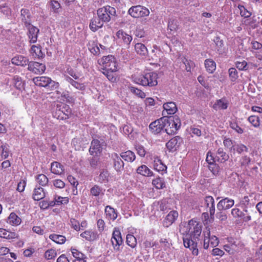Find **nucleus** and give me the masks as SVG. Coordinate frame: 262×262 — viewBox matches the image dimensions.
Segmentation results:
<instances>
[{
  "label": "nucleus",
  "instance_id": "1",
  "mask_svg": "<svg viewBox=\"0 0 262 262\" xmlns=\"http://www.w3.org/2000/svg\"><path fill=\"white\" fill-rule=\"evenodd\" d=\"M186 228V230L185 232L186 235L183 238L184 245L192 251L193 255H198L199 250L195 239L200 236L202 232V227L196 221L191 220Z\"/></svg>",
  "mask_w": 262,
  "mask_h": 262
},
{
  "label": "nucleus",
  "instance_id": "2",
  "mask_svg": "<svg viewBox=\"0 0 262 262\" xmlns=\"http://www.w3.org/2000/svg\"><path fill=\"white\" fill-rule=\"evenodd\" d=\"M158 74L156 72H149L144 74H134L132 76V81L143 86H154L158 84Z\"/></svg>",
  "mask_w": 262,
  "mask_h": 262
},
{
  "label": "nucleus",
  "instance_id": "3",
  "mask_svg": "<svg viewBox=\"0 0 262 262\" xmlns=\"http://www.w3.org/2000/svg\"><path fill=\"white\" fill-rule=\"evenodd\" d=\"M164 118L165 119V132L168 135L176 134L181 125L180 118L177 115Z\"/></svg>",
  "mask_w": 262,
  "mask_h": 262
},
{
  "label": "nucleus",
  "instance_id": "4",
  "mask_svg": "<svg viewBox=\"0 0 262 262\" xmlns=\"http://www.w3.org/2000/svg\"><path fill=\"white\" fill-rule=\"evenodd\" d=\"M97 15L102 21L107 23L116 15V9L110 6H106L99 8L97 11Z\"/></svg>",
  "mask_w": 262,
  "mask_h": 262
},
{
  "label": "nucleus",
  "instance_id": "5",
  "mask_svg": "<svg viewBox=\"0 0 262 262\" xmlns=\"http://www.w3.org/2000/svg\"><path fill=\"white\" fill-rule=\"evenodd\" d=\"M99 62L103 67L102 69L108 70L111 72H116L117 70V60L112 55L103 57L99 60Z\"/></svg>",
  "mask_w": 262,
  "mask_h": 262
},
{
  "label": "nucleus",
  "instance_id": "6",
  "mask_svg": "<svg viewBox=\"0 0 262 262\" xmlns=\"http://www.w3.org/2000/svg\"><path fill=\"white\" fill-rule=\"evenodd\" d=\"M33 81L35 85L42 87H51V88H57L58 86V83L51 80V79L46 76H41L34 77Z\"/></svg>",
  "mask_w": 262,
  "mask_h": 262
},
{
  "label": "nucleus",
  "instance_id": "7",
  "mask_svg": "<svg viewBox=\"0 0 262 262\" xmlns=\"http://www.w3.org/2000/svg\"><path fill=\"white\" fill-rule=\"evenodd\" d=\"M128 12L134 18L147 16L150 13L147 8L141 5L132 6L129 9Z\"/></svg>",
  "mask_w": 262,
  "mask_h": 262
},
{
  "label": "nucleus",
  "instance_id": "8",
  "mask_svg": "<svg viewBox=\"0 0 262 262\" xmlns=\"http://www.w3.org/2000/svg\"><path fill=\"white\" fill-rule=\"evenodd\" d=\"M204 244L203 247L205 249H207L209 245L212 247H215L218 246L219 240L218 238L214 235H210V231L209 229L206 228L204 231Z\"/></svg>",
  "mask_w": 262,
  "mask_h": 262
},
{
  "label": "nucleus",
  "instance_id": "9",
  "mask_svg": "<svg viewBox=\"0 0 262 262\" xmlns=\"http://www.w3.org/2000/svg\"><path fill=\"white\" fill-rule=\"evenodd\" d=\"M71 112V110L68 105L64 104H57L54 116L57 119H66L68 118Z\"/></svg>",
  "mask_w": 262,
  "mask_h": 262
},
{
  "label": "nucleus",
  "instance_id": "10",
  "mask_svg": "<svg viewBox=\"0 0 262 262\" xmlns=\"http://www.w3.org/2000/svg\"><path fill=\"white\" fill-rule=\"evenodd\" d=\"M165 119H164V117L161 118L150 124L149 126V129L155 134H159L164 129L165 130Z\"/></svg>",
  "mask_w": 262,
  "mask_h": 262
},
{
  "label": "nucleus",
  "instance_id": "11",
  "mask_svg": "<svg viewBox=\"0 0 262 262\" xmlns=\"http://www.w3.org/2000/svg\"><path fill=\"white\" fill-rule=\"evenodd\" d=\"M111 243L115 251L120 250V246L123 243V240L120 230L117 228H115L112 234Z\"/></svg>",
  "mask_w": 262,
  "mask_h": 262
},
{
  "label": "nucleus",
  "instance_id": "12",
  "mask_svg": "<svg viewBox=\"0 0 262 262\" xmlns=\"http://www.w3.org/2000/svg\"><path fill=\"white\" fill-rule=\"evenodd\" d=\"M28 70L36 74L43 73L46 70V66L42 63L35 61H29Z\"/></svg>",
  "mask_w": 262,
  "mask_h": 262
},
{
  "label": "nucleus",
  "instance_id": "13",
  "mask_svg": "<svg viewBox=\"0 0 262 262\" xmlns=\"http://www.w3.org/2000/svg\"><path fill=\"white\" fill-rule=\"evenodd\" d=\"M113 161V167L117 172H121L124 168V162L117 153H112L110 156Z\"/></svg>",
  "mask_w": 262,
  "mask_h": 262
},
{
  "label": "nucleus",
  "instance_id": "14",
  "mask_svg": "<svg viewBox=\"0 0 262 262\" xmlns=\"http://www.w3.org/2000/svg\"><path fill=\"white\" fill-rule=\"evenodd\" d=\"M117 40L118 42H122L124 45H129L132 41V36L123 30H119L116 33Z\"/></svg>",
  "mask_w": 262,
  "mask_h": 262
},
{
  "label": "nucleus",
  "instance_id": "15",
  "mask_svg": "<svg viewBox=\"0 0 262 262\" xmlns=\"http://www.w3.org/2000/svg\"><path fill=\"white\" fill-rule=\"evenodd\" d=\"M204 205L206 208V211H209L211 217L213 218L215 213L214 200L212 196H207L205 198Z\"/></svg>",
  "mask_w": 262,
  "mask_h": 262
},
{
  "label": "nucleus",
  "instance_id": "16",
  "mask_svg": "<svg viewBox=\"0 0 262 262\" xmlns=\"http://www.w3.org/2000/svg\"><path fill=\"white\" fill-rule=\"evenodd\" d=\"M153 167L155 170L161 172L162 174L166 173L167 171V166L163 164L161 160L157 156L154 157Z\"/></svg>",
  "mask_w": 262,
  "mask_h": 262
},
{
  "label": "nucleus",
  "instance_id": "17",
  "mask_svg": "<svg viewBox=\"0 0 262 262\" xmlns=\"http://www.w3.org/2000/svg\"><path fill=\"white\" fill-rule=\"evenodd\" d=\"M234 204V201L232 199L226 198L221 200L217 204V208L221 211L226 210L232 207Z\"/></svg>",
  "mask_w": 262,
  "mask_h": 262
},
{
  "label": "nucleus",
  "instance_id": "18",
  "mask_svg": "<svg viewBox=\"0 0 262 262\" xmlns=\"http://www.w3.org/2000/svg\"><path fill=\"white\" fill-rule=\"evenodd\" d=\"M102 149V147L100 143V141L97 139L93 140L89 149L90 154L94 156H97L101 152Z\"/></svg>",
  "mask_w": 262,
  "mask_h": 262
},
{
  "label": "nucleus",
  "instance_id": "19",
  "mask_svg": "<svg viewBox=\"0 0 262 262\" xmlns=\"http://www.w3.org/2000/svg\"><path fill=\"white\" fill-rule=\"evenodd\" d=\"M182 142V139L179 136H176L171 139L167 143L166 147L170 151H174L179 147Z\"/></svg>",
  "mask_w": 262,
  "mask_h": 262
},
{
  "label": "nucleus",
  "instance_id": "20",
  "mask_svg": "<svg viewBox=\"0 0 262 262\" xmlns=\"http://www.w3.org/2000/svg\"><path fill=\"white\" fill-rule=\"evenodd\" d=\"M80 236L86 241H94L98 238L99 235L96 231L88 230L81 233Z\"/></svg>",
  "mask_w": 262,
  "mask_h": 262
},
{
  "label": "nucleus",
  "instance_id": "21",
  "mask_svg": "<svg viewBox=\"0 0 262 262\" xmlns=\"http://www.w3.org/2000/svg\"><path fill=\"white\" fill-rule=\"evenodd\" d=\"M104 23L99 16L94 17L91 20L90 28L92 31L95 32L101 28Z\"/></svg>",
  "mask_w": 262,
  "mask_h": 262
},
{
  "label": "nucleus",
  "instance_id": "22",
  "mask_svg": "<svg viewBox=\"0 0 262 262\" xmlns=\"http://www.w3.org/2000/svg\"><path fill=\"white\" fill-rule=\"evenodd\" d=\"M12 63L16 66L25 67L28 66L29 60L28 58L22 55H18L14 57L11 59Z\"/></svg>",
  "mask_w": 262,
  "mask_h": 262
},
{
  "label": "nucleus",
  "instance_id": "23",
  "mask_svg": "<svg viewBox=\"0 0 262 262\" xmlns=\"http://www.w3.org/2000/svg\"><path fill=\"white\" fill-rule=\"evenodd\" d=\"M178 217V212L177 211L172 210L166 215L164 221V224L165 226L168 227L171 225Z\"/></svg>",
  "mask_w": 262,
  "mask_h": 262
},
{
  "label": "nucleus",
  "instance_id": "24",
  "mask_svg": "<svg viewBox=\"0 0 262 262\" xmlns=\"http://www.w3.org/2000/svg\"><path fill=\"white\" fill-rule=\"evenodd\" d=\"M39 31V29L36 27L33 26L29 27L28 35L31 43H35L37 41Z\"/></svg>",
  "mask_w": 262,
  "mask_h": 262
},
{
  "label": "nucleus",
  "instance_id": "25",
  "mask_svg": "<svg viewBox=\"0 0 262 262\" xmlns=\"http://www.w3.org/2000/svg\"><path fill=\"white\" fill-rule=\"evenodd\" d=\"M136 172L138 174L145 177H150L154 176V172L145 165L139 166Z\"/></svg>",
  "mask_w": 262,
  "mask_h": 262
},
{
  "label": "nucleus",
  "instance_id": "26",
  "mask_svg": "<svg viewBox=\"0 0 262 262\" xmlns=\"http://www.w3.org/2000/svg\"><path fill=\"white\" fill-rule=\"evenodd\" d=\"M228 106V101L226 98H222L217 100L214 104L213 105L212 107L216 111L220 110H226Z\"/></svg>",
  "mask_w": 262,
  "mask_h": 262
},
{
  "label": "nucleus",
  "instance_id": "27",
  "mask_svg": "<svg viewBox=\"0 0 262 262\" xmlns=\"http://www.w3.org/2000/svg\"><path fill=\"white\" fill-rule=\"evenodd\" d=\"M7 222L12 226H17L20 224L21 219L15 213L11 212L8 216Z\"/></svg>",
  "mask_w": 262,
  "mask_h": 262
},
{
  "label": "nucleus",
  "instance_id": "28",
  "mask_svg": "<svg viewBox=\"0 0 262 262\" xmlns=\"http://www.w3.org/2000/svg\"><path fill=\"white\" fill-rule=\"evenodd\" d=\"M10 151L9 149V146L6 143H3V142L0 140V160L7 159L9 155Z\"/></svg>",
  "mask_w": 262,
  "mask_h": 262
},
{
  "label": "nucleus",
  "instance_id": "29",
  "mask_svg": "<svg viewBox=\"0 0 262 262\" xmlns=\"http://www.w3.org/2000/svg\"><path fill=\"white\" fill-rule=\"evenodd\" d=\"M106 218L108 220L114 221L117 217V213L115 209L110 206H107L105 208Z\"/></svg>",
  "mask_w": 262,
  "mask_h": 262
},
{
  "label": "nucleus",
  "instance_id": "30",
  "mask_svg": "<svg viewBox=\"0 0 262 262\" xmlns=\"http://www.w3.org/2000/svg\"><path fill=\"white\" fill-rule=\"evenodd\" d=\"M134 48L136 52L140 56H146L148 54L146 47L142 43H135Z\"/></svg>",
  "mask_w": 262,
  "mask_h": 262
},
{
  "label": "nucleus",
  "instance_id": "31",
  "mask_svg": "<svg viewBox=\"0 0 262 262\" xmlns=\"http://www.w3.org/2000/svg\"><path fill=\"white\" fill-rule=\"evenodd\" d=\"M164 111L167 114L173 115L176 113L178 109L176 104L173 102H168L163 104Z\"/></svg>",
  "mask_w": 262,
  "mask_h": 262
},
{
  "label": "nucleus",
  "instance_id": "32",
  "mask_svg": "<svg viewBox=\"0 0 262 262\" xmlns=\"http://www.w3.org/2000/svg\"><path fill=\"white\" fill-rule=\"evenodd\" d=\"M46 196V192L43 188L39 187L35 188L33 193V199L35 201H39Z\"/></svg>",
  "mask_w": 262,
  "mask_h": 262
},
{
  "label": "nucleus",
  "instance_id": "33",
  "mask_svg": "<svg viewBox=\"0 0 262 262\" xmlns=\"http://www.w3.org/2000/svg\"><path fill=\"white\" fill-rule=\"evenodd\" d=\"M110 178V173L106 169H103L100 171L98 182L100 183H106L108 182Z\"/></svg>",
  "mask_w": 262,
  "mask_h": 262
},
{
  "label": "nucleus",
  "instance_id": "34",
  "mask_svg": "<svg viewBox=\"0 0 262 262\" xmlns=\"http://www.w3.org/2000/svg\"><path fill=\"white\" fill-rule=\"evenodd\" d=\"M69 202L68 197H61L55 195L53 201L50 202V206H54L55 205L67 204Z\"/></svg>",
  "mask_w": 262,
  "mask_h": 262
},
{
  "label": "nucleus",
  "instance_id": "35",
  "mask_svg": "<svg viewBox=\"0 0 262 262\" xmlns=\"http://www.w3.org/2000/svg\"><path fill=\"white\" fill-rule=\"evenodd\" d=\"M63 167L59 163L54 162L51 164V171L52 173L56 174H61L63 172Z\"/></svg>",
  "mask_w": 262,
  "mask_h": 262
},
{
  "label": "nucleus",
  "instance_id": "36",
  "mask_svg": "<svg viewBox=\"0 0 262 262\" xmlns=\"http://www.w3.org/2000/svg\"><path fill=\"white\" fill-rule=\"evenodd\" d=\"M120 157L125 161L129 162H133L136 159L135 153L131 150L122 152L120 154Z\"/></svg>",
  "mask_w": 262,
  "mask_h": 262
},
{
  "label": "nucleus",
  "instance_id": "37",
  "mask_svg": "<svg viewBox=\"0 0 262 262\" xmlns=\"http://www.w3.org/2000/svg\"><path fill=\"white\" fill-rule=\"evenodd\" d=\"M13 83L14 86L17 90L22 91L25 89V82L22 79L18 76H15L13 79Z\"/></svg>",
  "mask_w": 262,
  "mask_h": 262
},
{
  "label": "nucleus",
  "instance_id": "38",
  "mask_svg": "<svg viewBox=\"0 0 262 262\" xmlns=\"http://www.w3.org/2000/svg\"><path fill=\"white\" fill-rule=\"evenodd\" d=\"M0 237L8 239H13L16 237L15 232H12L3 228H0Z\"/></svg>",
  "mask_w": 262,
  "mask_h": 262
},
{
  "label": "nucleus",
  "instance_id": "39",
  "mask_svg": "<svg viewBox=\"0 0 262 262\" xmlns=\"http://www.w3.org/2000/svg\"><path fill=\"white\" fill-rule=\"evenodd\" d=\"M216 157L218 159V161L221 163H223L227 161L229 158V156L224 151L223 148H219L217 153Z\"/></svg>",
  "mask_w": 262,
  "mask_h": 262
},
{
  "label": "nucleus",
  "instance_id": "40",
  "mask_svg": "<svg viewBox=\"0 0 262 262\" xmlns=\"http://www.w3.org/2000/svg\"><path fill=\"white\" fill-rule=\"evenodd\" d=\"M205 66L206 70L210 73H212L216 69L215 62L209 59H207L205 61Z\"/></svg>",
  "mask_w": 262,
  "mask_h": 262
},
{
  "label": "nucleus",
  "instance_id": "41",
  "mask_svg": "<svg viewBox=\"0 0 262 262\" xmlns=\"http://www.w3.org/2000/svg\"><path fill=\"white\" fill-rule=\"evenodd\" d=\"M50 239L58 244H62L65 243L66 238L61 235H58L55 234H51L49 236Z\"/></svg>",
  "mask_w": 262,
  "mask_h": 262
},
{
  "label": "nucleus",
  "instance_id": "42",
  "mask_svg": "<svg viewBox=\"0 0 262 262\" xmlns=\"http://www.w3.org/2000/svg\"><path fill=\"white\" fill-rule=\"evenodd\" d=\"M152 184L157 189H160L165 187V183L164 180L160 177H157L152 181Z\"/></svg>",
  "mask_w": 262,
  "mask_h": 262
},
{
  "label": "nucleus",
  "instance_id": "43",
  "mask_svg": "<svg viewBox=\"0 0 262 262\" xmlns=\"http://www.w3.org/2000/svg\"><path fill=\"white\" fill-rule=\"evenodd\" d=\"M89 49L90 51L95 55H99L100 53V49L97 43L92 41L89 43Z\"/></svg>",
  "mask_w": 262,
  "mask_h": 262
},
{
  "label": "nucleus",
  "instance_id": "44",
  "mask_svg": "<svg viewBox=\"0 0 262 262\" xmlns=\"http://www.w3.org/2000/svg\"><path fill=\"white\" fill-rule=\"evenodd\" d=\"M31 53L32 56L34 57H41L43 55V54L41 52V48L39 46H36L35 45H33L31 48Z\"/></svg>",
  "mask_w": 262,
  "mask_h": 262
},
{
  "label": "nucleus",
  "instance_id": "45",
  "mask_svg": "<svg viewBox=\"0 0 262 262\" xmlns=\"http://www.w3.org/2000/svg\"><path fill=\"white\" fill-rule=\"evenodd\" d=\"M90 193L92 196H99L100 194H103L102 188L98 185H94L90 189Z\"/></svg>",
  "mask_w": 262,
  "mask_h": 262
},
{
  "label": "nucleus",
  "instance_id": "46",
  "mask_svg": "<svg viewBox=\"0 0 262 262\" xmlns=\"http://www.w3.org/2000/svg\"><path fill=\"white\" fill-rule=\"evenodd\" d=\"M36 181L37 183L42 186H46L49 182L48 178L43 174H40L36 177Z\"/></svg>",
  "mask_w": 262,
  "mask_h": 262
},
{
  "label": "nucleus",
  "instance_id": "47",
  "mask_svg": "<svg viewBox=\"0 0 262 262\" xmlns=\"http://www.w3.org/2000/svg\"><path fill=\"white\" fill-rule=\"evenodd\" d=\"M126 244L132 248H134L137 246V239L132 234H128L126 235Z\"/></svg>",
  "mask_w": 262,
  "mask_h": 262
},
{
  "label": "nucleus",
  "instance_id": "48",
  "mask_svg": "<svg viewBox=\"0 0 262 262\" xmlns=\"http://www.w3.org/2000/svg\"><path fill=\"white\" fill-rule=\"evenodd\" d=\"M51 10L54 13H59L61 9L60 3L55 0H51L49 3Z\"/></svg>",
  "mask_w": 262,
  "mask_h": 262
},
{
  "label": "nucleus",
  "instance_id": "49",
  "mask_svg": "<svg viewBox=\"0 0 262 262\" xmlns=\"http://www.w3.org/2000/svg\"><path fill=\"white\" fill-rule=\"evenodd\" d=\"M57 256V252L55 249H50L47 250L44 254L45 258L47 260L54 259Z\"/></svg>",
  "mask_w": 262,
  "mask_h": 262
},
{
  "label": "nucleus",
  "instance_id": "50",
  "mask_svg": "<svg viewBox=\"0 0 262 262\" xmlns=\"http://www.w3.org/2000/svg\"><path fill=\"white\" fill-rule=\"evenodd\" d=\"M180 26V23L178 20L172 19L169 21L168 27L170 31H177Z\"/></svg>",
  "mask_w": 262,
  "mask_h": 262
},
{
  "label": "nucleus",
  "instance_id": "51",
  "mask_svg": "<svg viewBox=\"0 0 262 262\" xmlns=\"http://www.w3.org/2000/svg\"><path fill=\"white\" fill-rule=\"evenodd\" d=\"M160 251H169L170 249V244L166 241V239H161L160 241Z\"/></svg>",
  "mask_w": 262,
  "mask_h": 262
},
{
  "label": "nucleus",
  "instance_id": "52",
  "mask_svg": "<svg viewBox=\"0 0 262 262\" xmlns=\"http://www.w3.org/2000/svg\"><path fill=\"white\" fill-rule=\"evenodd\" d=\"M249 122L255 127H257L260 125L259 118L254 115L250 116L248 119Z\"/></svg>",
  "mask_w": 262,
  "mask_h": 262
},
{
  "label": "nucleus",
  "instance_id": "53",
  "mask_svg": "<svg viewBox=\"0 0 262 262\" xmlns=\"http://www.w3.org/2000/svg\"><path fill=\"white\" fill-rule=\"evenodd\" d=\"M237 10L239 11L240 14L242 17L248 18L251 14V12L248 11L243 6L238 5Z\"/></svg>",
  "mask_w": 262,
  "mask_h": 262
},
{
  "label": "nucleus",
  "instance_id": "54",
  "mask_svg": "<svg viewBox=\"0 0 262 262\" xmlns=\"http://www.w3.org/2000/svg\"><path fill=\"white\" fill-rule=\"evenodd\" d=\"M229 77L232 81H235L238 78V73L236 70L234 68L229 69Z\"/></svg>",
  "mask_w": 262,
  "mask_h": 262
},
{
  "label": "nucleus",
  "instance_id": "55",
  "mask_svg": "<svg viewBox=\"0 0 262 262\" xmlns=\"http://www.w3.org/2000/svg\"><path fill=\"white\" fill-rule=\"evenodd\" d=\"M21 15L22 16V20L24 21L26 24H28L30 25V24L28 23L30 16L29 10L24 9H21Z\"/></svg>",
  "mask_w": 262,
  "mask_h": 262
},
{
  "label": "nucleus",
  "instance_id": "56",
  "mask_svg": "<svg viewBox=\"0 0 262 262\" xmlns=\"http://www.w3.org/2000/svg\"><path fill=\"white\" fill-rule=\"evenodd\" d=\"M71 250L72 253V255L75 258V259H81L86 258L85 255L82 252L79 251L76 249L72 248Z\"/></svg>",
  "mask_w": 262,
  "mask_h": 262
},
{
  "label": "nucleus",
  "instance_id": "57",
  "mask_svg": "<svg viewBox=\"0 0 262 262\" xmlns=\"http://www.w3.org/2000/svg\"><path fill=\"white\" fill-rule=\"evenodd\" d=\"M130 91L140 98H144L146 96L145 94L143 91L135 87H130Z\"/></svg>",
  "mask_w": 262,
  "mask_h": 262
},
{
  "label": "nucleus",
  "instance_id": "58",
  "mask_svg": "<svg viewBox=\"0 0 262 262\" xmlns=\"http://www.w3.org/2000/svg\"><path fill=\"white\" fill-rule=\"evenodd\" d=\"M235 65L236 67L239 70L246 71L248 70L247 62L245 60L237 61L236 62Z\"/></svg>",
  "mask_w": 262,
  "mask_h": 262
},
{
  "label": "nucleus",
  "instance_id": "59",
  "mask_svg": "<svg viewBox=\"0 0 262 262\" xmlns=\"http://www.w3.org/2000/svg\"><path fill=\"white\" fill-rule=\"evenodd\" d=\"M243 212L237 208H234L231 210V214L235 218L241 219L243 216Z\"/></svg>",
  "mask_w": 262,
  "mask_h": 262
},
{
  "label": "nucleus",
  "instance_id": "60",
  "mask_svg": "<svg viewBox=\"0 0 262 262\" xmlns=\"http://www.w3.org/2000/svg\"><path fill=\"white\" fill-rule=\"evenodd\" d=\"M239 205L243 206L245 207H247L248 206L252 205V203L250 202L249 196H245L243 198H242L239 202Z\"/></svg>",
  "mask_w": 262,
  "mask_h": 262
},
{
  "label": "nucleus",
  "instance_id": "61",
  "mask_svg": "<svg viewBox=\"0 0 262 262\" xmlns=\"http://www.w3.org/2000/svg\"><path fill=\"white\" fill-rule=\"evenodd\" d=\"M102 73L106 76V77L110 81H114L115 80V78H114L113 74L114 72H111L108 70L103 69H102Z\"/></svg>",
  "mask_w": 262,
  "mask_h": 262
},
{
  "label": "nucleus",
  "instance_id": "62",
  "mask_svg": "<svg viewBox=\"0 0 262 262\" xmlns=\"http://www.w3.org/2000/svg\"><path fill=\"white\" fill-rule=\"evenodd\" d=\"M54 186L57 188L61 189L64 187L65 183L60 179H56L53 181Z\"/></svg>",
  "mask_w": 262,
  "mask_h": 262
},
{
  "label": "nucleus",
  "instance_id": "63",
  "mask_svg": "<svg viewBox=\"0 0 262 262\" xmlns=\"http://www.w3.org/2000/svg\"><path fill=\"white\" fill-rule=\"evenodd\" d=\"M70 225L71 227L76 231L80 230V224L78 221L74 219L70 220Z\"/></svg>",
  "mask_w": 262,
  "mask_h": 262
},
{
  "label": "nucleus",
  "instance_id": "64",
  "mask_svg": "<svg viewBox=\"0 0 262 262\" xmlns=\"http://www.w3.org/2000/svg\"><path fill=\"white\" fill-rule=\"evenodd\" d=\"M135 34L137 37L142 38L145 36V31L142 27H138L135 30Z\"/></svg>",
  "mask_w": 262,
  "mask_h": 262
}]
</instances>
